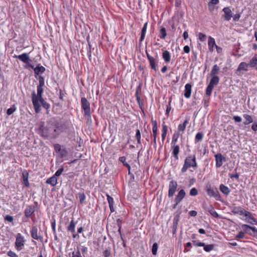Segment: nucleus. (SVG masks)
Instances as JSON below:
<instances>
[{
  "label": "nucleus",
  "instance_id": "nucleus-1",
  "mask_svg": "<svg viewBox=\"0 0 257 257\" xmlns=\"http://www.w3.org/2000/svg\"><path fill=\"white\" fill-rule=\"evenodd\" d=\"M197 167V162L195 155L188 156L185 160L184 164L181 169L182 173L185 172L189 168Z\"/></svg>",
  "mask_w": 257,
  "mask_h": 257
},
{
  "label": "nucleus",
  "instance_id": "nucleus-2",
  "mask_svg": "<svg viewBox=\"0 0 257 257\" xmlns=\"http://www.w3.org/2000/svg\"><path fill=\"white\" fill-rule=\"evenodd\" d=\"M32 99L36 112H39L41 110V104L43 100L42 96L39 97V95H36L35 92L34 91L32 93Z\"/></svg>",
  "mask_w": 257,
  "mask_h": 257
},
{
  "label": "nucleus",
  "instance_id": "nucleus-3",
  "mask_svg": "<svg viewBox=\"0 0 257 257\" xmlns=\"http://www.w3.org/2000/svg\"><path fill=\"white\" fill-rule=\"evenodd\" d=\"M25 239L24 237L21 234L18 233L16 236L15 247L18 251L23 249L25 246Z\"/></svg>",
  "mask_w": 257,
  "mask_h": 257
},
{
  "label": "nucleus",
  "instance_id": "nucleus-4",
  "mask_svg": "<svg viewBox=\"0 0 257 257\" xmlns=\"http://www.w3.org/2000/svg\"><path fill=\"white\" fill-rule=\"evenodd\" d=\"M52 128L53 125L51 124L46 126H42L40 128V133L44 137L52 138V135L49 134L50 133H53Z\"/></svg>",
  "mask_w": 257,
  "mask_h": 257
},
{
  "label": "nucleus",
  "instance_id": "nucleus-5",
  "mask_svg": "<svg viewBox=\"0 0 257 257\" xmlns=\"http://www.w3.org/2000/svg\"><path fill=\"white\" fill-rule=\"evenodd\" d=\"M81 102L82 107L84 111L85 115L86 116H87L88 118H90L91 113L89 102L85 97H83L81 98Z\"/></svg>",
  "mask_w": 257,
  "mask_h": 257
},
{
  "label": "nucleus",
  "instance_id": "nucleus-6",
  "mask_svg": "<svg viewBox=\"0 0 257 257\" xmlns=\"http://www.w3.org/2000/svg\"><path fill=\"white\" fill-rule=\"evenodd\" d=\"M147 58L149 61L150 66L151 68L154 70L155 71H157V56L156 54H154V56H152L147 50V49L145 51Z\"/></svg>",
  "mask_w": 257,
  "mask_h": 257
},
{
  "label": "nucleus",
  "instance_id": "nucleus-7",
  "mask_svg": "<svg viewBox=\"0 0 257 257\" xmlns=\"http://www.w3.org/2000/svg\"><path fill=\"white\" fill-rule=\"evenodd\" d=\"M207 193L210 197H214L216 200H220L219 193L217 188H212L210 186L207 188Z\"/></svg>",
  "mask_w": 257,
  "mask_h": 257
},
{
  "label": "nucleus",
  "instance_id": "nucleus-8",
  "mask_svg": "<svg viewBox=\"0 0 257 257\" xmlns=\"http://www.w3.org/2000/svg\"><path fill=\"white\" fill-rule=\"evenodd\" d=\"M177 187V183L174 180H172L169 183L168 196L172 197L175 194Z\"/></svg>",
  "mask_w": 257,
  "mask_h": 257
},
{
  "label": "nucleus",
  "instance_id": "nucleus-9",
  "mask_svg": "<svg viewBox=\"0 0 257 257\" xmlns=\"http://www.w3.org/2000/svg\"><path fill=\"white\" fill-rule=\"evenodd\" d=\"M39 84L37 86V94L36 95H39V96L40 97V96H42V93L43 92V87L45 85V79L43 76H39Z\"/></svg>",
  "mask_w": 257,
  "mask_h": 257
},
{
  "label": "nucleus",
  "instance_id": "nucleus-10",
  "mask_svg": "<svg viewBox=\"0 0 257 257\" xmlns=\"http://www.w3.org/2000/svg\"><path fill=\"white\" fill-rule=\"evenodd\" d=\"M157 131H158V127H157V122L156 120H154L153 121V127H152V131H153V137H154V147L155 149L157 147Z\"/></svg>",
  "mask_w": 257,
  "mask_h": 257
},
{
  "label": "nucleus",
  "instance_id": "nucleus-11",
  "mask_svg": "<svg viewBox=\"0 0 257 257\" xmlns=\"http://www.w3.org/2000/svg\"><path fill=\"white\" fill-rule=\"evenodd\" d=\"M53 133H50L49 134L52 135V138H56L63 132V127L60 125L53 126Z\"/></svg>",
  "mask_w": 257,
  "mask_h": 257
},
{
  "label": "nucleus",
  "instance_id": "nucleus-12",
  "mask_svg": "<svg viewBox=\"0 0 257 257\" xmlns=\"http://www.w3.org/2000/svg\"><path fill=\"white\" fill-rule=\"evenodd\" d=\"M241 228L243 230V232L247 233L250 235H252L251 231L253 233H257V229L255 227H251L246 224H242Z\"/></svg>",
  "mask_w": 257,
  "mask_h": 257
},
{
  "label": "nucleus",
  "instance_id": "nucleus-13",
  "mask_svg": "<svg viewBox=\"0 0 257 257\" xmlns=\"http://www.w3.org/2000/svg\"><path fill=\"white\" fill-rule=\"evenodd\" d=\"M216 161V167L219 168L222 165L223 162L225 161V158L221 154H217L215 155Z\"/></svg>",
  "mask_w": 257,
  "mask_h": 257
},
{
  "label": "nucleus",
  "instance_id": "nucleus-14",
  "mask_svg": "<svg viewBox=\"0 0 257 257\" xmlns=\"http://www.w3.org/2000/svg\"><path fill=\"white\" fill-rule=\"evenodd\" d=\"M245 217L246 218L245 219V221L249 224H257L256 220L252 216V214L250 212H247V213H245Z\"/></svg>",
  "mask_w": 257,
  "mask_h": 257
},
{
  "label": "nucleus",
  "instance_id": "nucleus-15",
  "mask_svg": "<svg viewBox=\"0 0 257 257\" xmlns=\"http://www.w3.org/2000/svg\"><path fill=\"white\" fill-rule=\"evenodd\" d=\"M222 11L224 13V15L223 16L224 19L227 21H229L231 19V18L232 17V12H231L230 8L225 7V8H223Z\"/></svg>",
  "mask_w": 257,
  "mask_h": 257
},
{
  "label": "nucleus",
  "instance_id": "nucleus-16",
  "mask_svg": "<svg viewBox=\"0 0 257 257\" xmlns=\"http://www.w3.org/2000/svg\"><path fill=\"white\" fill-rule=\"evenodd\" d=\"M249 66V63L247 64L244 62H241L236 69V73L238 74L241 71H247Z\"/></svg>",
  "mask_w": 257,
  "mask_h": 257
},
{
  "label": "nucleus",
  "instance_id": "nucleus-17",
  "mask_svg": "<svg viewBox=\"0 0 257 257\" xmlns=\"http://www.w3.org/2000/svg\"><path fill=\"white\" fill-rule=\"evenodd\" d=\"M185 192L183 189H181V190H180L175 199V201L176 202L177 204L182 201V200L185 197Z\"/></svg>",
  "mask_w": 257,
  "mask_h": 257
},
{
  "label": "nucleus",
  "instance_id": "nucleus-18",
  "mask_svg": "<svg viewBox=\"0 0 257 257\" xmlns=\"http://www.w3.org/2000/svg\"><path fill=\"white\" fill-rule=\"evenodd\" d=\"M191 85L187 83L185 86L184 96L187 98H189L191 94Z\"/></svg>",
  "mask_w": 257,
  "mask_h": 257
},
{
  "label": "nucleus",
  "instance_id": "nucleus-19",
  "mask_svg": "<svg viewBox=\"0 0 257 257\" xmlns=\"http://www.w3.org/2000/svg\"><path fill=\"white\" fill-rule=\"evenodd\" d=\"M31 234L32 238L36 240H38L40 238V236L38 234V228L37 226L32 227Z\"/></svg>",
  "mask_w": 257,
  "mask_h": 257
},
{
  "label": "nucleus",
  "instance_id": "nucleus-20",
  "mask_svg": "<svg viewBox=\"0 0 257 257\" xmlns=\"http://www.w3.org/2000/svg\"><path fill=\"white\" fill-rule=\"evenodd\" d=\"M34 207L32 206H29L25 211V215L27 217H30L34 212Z\"/></svg>",
  "mask_w": 257,
  "mask_h": 257
},
{
  "label": "nucleus",
  "instance_id": "nucleus-21",
  "mask_svg": "<svg viewBox=\"0 0 257 257\" xmlns=\"http://www.w3.org/2000/svg\"><path fill=\"white\" fill-rule=\"evenodd\" d=\"M135 138L136 140H137V143L138 145H137V148H140L141 149L142 148V145L141 143V132L139 130H137L136 131V134L135 136Z\"/></svg>",
  "mask_w": 257,
  "mask_h": 257
},
{
  "label": "nucleus",
  "instance_id": "nucleus-22",
  "mask_svg": "<svg viewBox=\"0 0 257 257\" xmlns=\"http://www.w3.org/2000/svg\"><path fill=\"white\" fill-rule=\"evenodd\" d=\"M17 58L25 63H28L29 61V57L27 53H23L19 55Z\"/></svg>",
  "mask_w": 257,
  "mask_h": 257
},
{
  "label": "nucleus",
  "instance_id": "nucleus-23",
  "mask_svg": "<svg viewBox=\"0 0 257 257\" xmlns=\"http://www.w3.org/2000/svg\"><path fill=\"white\" fill-rule=\"evenodd\" d=\"M46 183L51 185L52 186H55L57 183V178L53 175L46 181Z\"/></svg>",
  "mask_w": 257,
  "mask_h": 257
},
{
  "label": "nucleus",
  "instance_id": "nucleus-24",
  "mask_svg": "<svg viewBox=\"0 0 257 257\" xmlns=\"http://www.w3.org/2000/svg\"><path fill=\"white\" fill-rule=\"evenodd\" d=\"M208 45L209 48H213L214 46L215 47V48H220L216 45L215 39L211 37L208 38Z\"/></svg>",
  "mask_w": 257,
  "mask_h": 257
},
{
  "label": "nucleus",
  "instance_id": "nucleus-25",
  "mask_svg": "<svg viewBox=\"0 0 257 257\" xmlns=\"http://www.w3.org/2000/svg\"><path fill=\"white\" fill-rule=\"evenodd\" d=\"M220 191L225 195H228L230 193V190L228 187L223 184H221L219 186Z\"/></svg>",
  "mask_w": 257,
  "mask_h": 257
},
{
  "label": "nucleus",
  "instance_id": "nucleus-26",
  "mask_svg": "<svg viewBox=\"0 0 257 257\" xmlns=\"http://www.w3.org/2000/svg\"><path fill=\"white\" fill-rule=\"evenodd\" d=\"M35 73L36 75H39L40 74L44 73L45 71V68L42 66H37L34 68Z\"/></svg>",
  "mask_w": 257,
  "mask_h": 257
},
{
  "label": "nucleus",
  "instance_id": "nucleus-27",
  "mask_svg": "<svg viewBox=\"0 0 257 257\" xmlns=\"http://www.w3.org/2000/svg\"><path fill=\"white\" fill-rule=\"evenodd\" d=\"M179 146L178 145H173L172 147L173 154L176 159H178V154L179 153Z\"/></svg>",
  "mask_w": 257,
  "mask_h": 257
},
{
  "label": "nucleus",
  "instance_id": "nucleus-28",
  "mask_svg": "<svg viewBox=\"0 0 257 257\" xmlns=\"http://www.w3.org/2000/svg\"><path fill=\"white\" fill-rule=\"evenodd\" d=\"M250 67L254 68L257 70V56L253 57L249 63Z\"/></svg>",
  "mask_w": 257,
  "mask_h": 257
},
{
  "label": "nucleus",
  "instance_id": "nucleus-29",
  "mask_svg": "<svg viewBox=\"0 0 257 257\" xmlns=\"http://www.w3.org/2000/svg\"><path fill=\"white\" fill-rule=\"evenodd\" d=\"M243 117L245 118V121L244 122L245 125H247L253 122V118L252 116L247 114H243Z\"/></svg>",
  "mask_w": 257,
  "mask_h": 257
},
{
  "label": "nucleus",
  "instance_id": "nucleus-30",
  "mask_svg": "<svg viewBox=\"0 0 257 257\" xmlns=\"http://www.w3.org/2000/svg\"><path fill=\"white\" fill-rule=\"evenodd\" d=\"M147 26H148V22H146L142 29V31H141V38H140V40L141 41H143L145 37L146 33V31H147Z\"/></svg>",
  "mask_w": 257,
  "mask_h": 257
},
{
  "label": "nucleus",
  "instance_id": "nucleus-31",
  "mask_svg": "<svg viewBox=\"0 0 257 257\" xmlns=\"http://www.w3.org/2000/svg\"><path fill=\"white\" fill-rule=\"evenodd\" d=\"M167 131H168V128H167V125L163 124L162 125V139L163 142L164 141L165 138L166 137Z\"/></svg>",
  "mask_w": 257,
  "mask_h": 257
},
{
  "label": "nucleus",
  "instance_id": "nucleus-32",
  "mask_svg": "<svg viewBox=\"0 0 257 257\" xmlns=\"http://www.w3.org/2000/svg\"><path fill=\"white\" fill-rule=\"evenodd\" d=\"M212 77L210 81L209 85L214 86L217 85L219 82V77L217 76H212Z\"/></svg>",
  "mask_w": 257,
  "mask_h": 257
},
{
  "label": "nucleus",
  "instance_id": "nucleus-33",
  "mask_svg": "<svg viewBox=\"0 0 257 257\" xmlns=\"http://www.w3.org/2000/svg\"><path fill=\"white\" fill-rule=\"evenodd\" d=\"M75 224L74 223L73 219H72L67 227V229L68 231L74 233L75 232Z\"/></svg>",
  "mask_w": 257,
  "mask_h": 257
},
{
  "label": "nucleus",
  "instance_id": "nucleus-34",
  "mask_svg": "<svg viewBox=\"0 0 257 257\" xmlns=\"http://www.w3.org/2000/svg\"><path fill=\"white\" fill-rule=\"evenodd\" d=\"M170 54L169 52L167 51H165L163 53V58L164 59L165 61L166 62H169L170 61Z\"/></svg>",
  "mask_w": 257,
  "mask_h": 257
},
{
  "label": "nucleus",
  "instance_id": "nucleus-35",
  "mask_svg": "<svg viewBox=\"0 0 257 257\" xmlns=\"http://www.w3.org/2000/svg\"><path fill=\"white\" fill-rule=\"evenodd\" d=\"M208 211L214 217L218 218L219 217L218 213L215 211V210L214 209L213 207L212 206H210L208 208Z\"/></svg>",
  "mask_w": 257,
  "mask_h": 257
},
{
  "label": "nucleus",
  "instance_id": "nucleus-36",
  "mask_svg": "<svg viewBox=\"0 0 257 257\" xmlns=\"http://www.w3.org/2000/svg\"><path fill=\"white\" fill-rule=\"evenodd\" d=\"M219 68L217 65H214L211 71V76H216L218 73Z\"/></svg>",
  "mask_w": 257,
  "mask_h": 257
},
{
  "label": "nucleus",
  "instance_id": "nucleus-37",
  "mask_svg": "<svg viewBox=\"0 0 257 257\" xmlns=\"http://www.w3.org/2000/svg\"><path fill=\"white\" fill-rule=\"evenodd\" d=\"M188 123V120L187 119L185 120L184 121L183 123L180 124L179 125L178 130L179 131L184 132L186 128V125H187Z\"/></svg>",
  "mask_w": 257,
  "mask_h": 257
},
{
  "label": "nucleus",
  "instance_id": "nucleus-38",
  "mask_svg": "<svg viewBox=\"0 0 257 257\" xmlns=\"http://www.w3.org/2000/svg\"><path fill=\"white\" fill-rule=\"evenodd\" d=\"M166 36V31L165 28H162L159 32V37L161 39H165Z\"/></svg>",
  "mask_w": 257,
  "mask_h": 257
},
{
  "label": "nucleus",
  "instance_id": "nucleus-39",
  "mask_svg": "<svg viewBox=\"0 0 257 257\" xmlns=\"http://www.w3.org/2000/svg\"><path fill=\"white\" fill-rule=\"evenodd\" d=\"M23 181L26 186H29V183L28 181V174L27 173L25 174L23 173Z\"/></svg>",
  "mask_w": 257,
  "mask_h": 257
},
{
  "label": "nucleus",
  "instance_id": "nucleus-40",
  "mask_svg": "<svg viewBox=\"0 0 257 257\" xmlns=\"http://www.w3.org/2000/svg\"><path fill=\"white\" fill-rule=\"evenodd\" d=\"M58 154L61 158H64L67 156L68 153L65 149L62 148Z\"/></svg>",
  "mask_w": 257,
  "mask_h": 257
},
{
  "label": "nucleus",
  "instance_id": "nucleus-41",
  "mask_svg": "<svg viewBox=\"0 0 257 257\" xmlns=\"http://www.w3.org/2000/svg\"><path fill=\"white\" fill-rule=\"evenodd\" d=\"M79 202L81 204L84 203L86 199V196L83 193H79L78 194Z\"/></svg>",
  "mask_w": 257,
  "mask_h": 257
},
{
  "label": "nucleus",
  "instance_id": "nucleus-42",
  "mask_svg": "<svg viewBox=\"0 0 257 257\" xmlns=\"http://www.w3.org/2000/svg\"><path fill=\"white\" fill-rule=\"evenodd\" d=\"M197 36L200 41L204 42L206 41V36L204 34L202 33H199L197 34Z\"/></svg>",
  "mask_w": 257,
  "mask_h": 257
},
{
  "label": "nucleus",
  "instance_id": "nucleus-43",
  "mask_svg": "<svg viewBox=\"0 0 257 257\" xmlns=\"http://www.w3.org/2000/svg\"><path fill=\"white\" fill-rule=\"evenodd\" d=\"M158 248V245L157 243L155 242L153 244L152 249V252L153 254L156 255L157 253V250Z\"/></svg>",
  "mask_w": 257,
  "mask_h": 257
},
{
  "label": "nucleus",
  "instance_id": "nucleus-44",
  "mask_svg": "<svg viewBox=\"0 0 257 257\" xmlns=\"http://www.w3.org/2000/svg\"><path fill=\"white\" fill-rule=\"evenodd\" d=\"M203 246H204V250L207 252H209L213 249L214 245H213V244L205 245L204 244V245Z\"/></svg>",
  "mask_w": 257,
  "mask_h": 257
},
{
  "label": "nucleus",
  "instance_id": "nucleus-45",
  "mask_svg": "<svg viewBox=\"0 0 257 257\" xmlns=\"http://www.w3.org/2000/svg\"><path fill=\"white\" fill-rule=\"evenodd\" d=\"M213 87H214V86L208 84V85L207 86V88L206 89V94L207 95H208V96L210 95Z\"/></svg>",
  "mask_w": 257,
  "mask_h": 257
},
{
  "label": "nucleus",
  "instance_id": "nucleus-46",
  "mask_svg": "<svg viewBox=\"0 0 257 257\" xmlns=\"http://www.w3.org/2000/svg\"><path fill=\"white\" fill-rule=\"evenodd\" d=\"M126 159L124 157L119 158V161L121 162L124 166L127 167L129 170H131V166L125 162Z\"/></svg>",
  "mask_w": 257,
  "mask_h": 257
},
{
  "label": "nucleus",
  "instance_id": "nucleus-47",
  "mask_svg": "<svg viewBox=\"0 0 257 257\" xmlns=\"http://www.w3.org/2000/svg\"><path fill=\"white\" fill-rule=\"evenodd\" d=\"M16 110V107L15 106L9 108L7 111V113L8 115H10L13 114Z\"/></svg>",
  "mask_w": 257,
  "mask_h": 257
},
{
  "label": "nucleus",
  "instance_id": "nucleus-48",
  "mask_svg": "<svg viewBox=\"0 0 257 257\" xmlns=\"http://www.w3.org/2000/svg\"><path fill=\"white\" fill-rule=\"evenodd\" d=\"M203 135L202 133H198L195 136V140L197 141H201L203 139Z\"/></svg>",
  "mask_w": 257,
  "mask_h": 257
},
{
  "label": "nucleus",
  "instance_id": "nucleus-49",
  "mask_svg": "<svg viewBox=\"0 0 257 257\" xmlns=\"http://www.w3.org/2000/svg\"><path fill=\"white\" fill-rule=\"evenodd\" d=\"M72 257H82L81 253L79 250L74 251L72 253Z\"/></svg>",
  "mask_w": 257,
  "mask_h": 257
},
{
  "label": "nucleus",
  "instance_id": "nucleus-50",
  "mask_svg": "<svg viewBox=\"0 0 257 257\" xmlns=\"http://www.w3.org/2000/svg\"><path fill=\"white\" fill-rule=\"evenodd\" d=\"M198 194V191L195 188H192L190 191V195L191 196H196Z\"/></svg>",
  "mask_w": 257,
  "mask_h": 257
},
{
  "label": "nucleus",
  "instance_id": "nucleus-51",
  "mask_svg": "<svg viewBox=\"0 0 257 257\" xmlns=\"http://www.w3.org/2000/svg\"><path fill=\"white\" fill-rule=\"evenodd\" d=\"M63 171H64L63 168H62V167L60 169H59L56 172V173L54 176H56V178H57V177H59V176H60L62 174Z\"/></svg>",
  "mask_w": 257,
  "mask_h": 257
},
{
  "label": "nucleus",
  "instance_id": "nucleus-52",
  "mask_svg": "<svg viewBox=\"0 0 257 257\" xmlns=\"http://www.w3.org/2000/svg\"><path fill=\"white\" fill-rule=\"evenodd\" d=\"M54 147L55 152L57 153L62 149L61 146L59 144H55Z\"/></svg>",
  "mask_w": 257,
  "mask_h": 257
},
{
  "label": "nucleus",
  "instance_id": "nucleus-53",
  "mask_svg": "<svg viewBox=\"0 0 257 257\" xmlns=\"http://www.w3.org/2000/svg\"><path fill=\"white\" fill-rule=\"evenodd\" d=\"M193 244L195 246H203L204 245V243L201 242H198L197 241H193Z\"/></svg>",
  "mask_w": 257,
  "mask_h": 257
},
{
  "label": "nucleus",
  "instance_id": "nucleus-54",
  "mask_svg": "<svg viewBox=\"0 0 257 257\" xmlns=\"http://www.w3.org/2000/svg\"><path fill=\"white\" fill-rule=\"evenodd\" d=\"M245 237L244 232L243 231H239L236 236L237 238H243Z\"/></svg>",
  "mask_w": 257,
  "mask_h": 257
},
{
  "label": "nucleus",
  "instance_id": "nucleus-55",
  "mask_svg": "<svg viewBox=\"0 0 257 257\" xmlns=\"http://www.w3.org/2000/svg\"><path fill=\"white\" fill-rule=\"evenodd\" d=\"M107 199L109 206L113 205V198L109 195H107Z\"/></svg>",
  "mask_w": 257,
  "mask_h": 257
},
{
  "label": "nucleus",
  "instance_id": "nucleus-56",
  "mask_svg": "<svg viewBox=\"0 0 257 257\" xmlns=\"http://www.w3.org/2000/svg\"><path fill=\"white\" fill-rule=\"evenodd\" d=\"M233 119L236 122H240L242 121V118L239 116H234Z\"/></svg>",
  "mask_w": 257,
  "mask_h": 257
},
{
  "label": "nucleus",
  "instance_id": "nucleus-57",
  "mask_svg": "<svg viewBox=\"0 0 257 257\" xmlns=\"http://www.w3.org/2000/svg\"><path fill=\"white\" fill-rule=\"evenodd\" d=\"M41 104H42L43 106L46 108L48 109L50 107V105L45 102L44 99L43 100V101L42 102Z\"/></svg>",
  "mask_w": 257,
  "mask_h": 257
},
{
  "label": "nucleus",
  "instance_id": "nucleus-58",
  "mask_svg": "<svg viewBox=\"0 0 257 257\" xmlns=\"http://www.w3.org/2000/svg\"><path fill=\"white\" fill-rule=\"evenodd\" d=\"M103 254L105 257H110L111 255L110 251L107 249L104 250Z\"/></svg>",
  "mask_w": 257,
  "mask_h": 257
},
{
  "label": "nucleus",
  "instance_id": "nucleus-59",
  "mask_svg": "<svg viewBox=\"0 0 257 257\" xmlns=\"http://www.w3.org/2000/svg\"><path fill=\"white\" fill-rule=\"evenodd\" d=\"M5 220L9 222H12L14 220L13 217L10 215H7L5 217Z\"/></svg>",
  "mask_w": 257,
  "mask_h": 257
},
{
  "label": "nucleus",
  "instance_id": "nucleus-60",
  "mask_svg": "<svg viewBox=\"0 0 257 257\" xmlns=\"http://www.w3.org/2000/svg\"><path fill=\"white\" fill-rule=\"evenodd\" d=\"M8 255L11 257H17L16 253L13 251H10L8 253Z\"/></svg>",
  "mask_w": 257,
  "mask_h": 257
},
{
  "label": "nucleus",
  "instance_id": "nucleus-61",
  "mask_svg": "<svg viewBox=\"0 0 257 257\" xmlns=\"http://www.w3.org/2000/svg\"><path fill=\"white\" fill-rule=\"evenodd\" d=\"M251 129L254 132L257 131V122L252 124L251 126Z\"/></svg>",
  "mask_w": 257,
  "mask_h": 257
},
{
  "label": "nucleus",
  "instance_id": "nucleus-62",
  "mask_svg": "<svg viewBox=\"0 0 257 257\" xmlns=\"http://www.w3.org/2000/svg\"><path fill=\"white\" fill-rule=\"evenodd\" d=\"M240 17V15L238 14H236L234 15L233 17V21H237Z\"/></svg>",
  "mask_w": 257,
  "mask_h": 257
},
{
  "label": "nucleus",
  "instance_id": "nucleus-63",
  "mask_svg": "<svg viewBox=\"0 0 257 257\" xmlns=\"http://www.w3.org/2000/svg\"><path fill=\"white\" fill-rule=\"evenodd\" d=\"M189 213L191 216H196L197 214V212L195 210H192L190 211Z\"/></svg>",
  "mask_w": 257,
  "mask_h": 257
},
{
  "label": "nucleus",
  "instance_id": "nucleus-64",
  "mask_svg": "<svg viewBox=\"0 0 257 257\" xmlns=\"http://www.w3.org/2000/svg\"><path fill=\"white\" fill-rule=\"evenodd\" d=\"M177 136L176 137L175 136V135H174L173 137V140H172V144H173V145H175L176 142H177Z\"/></svg>",
  "mask_w": 257,
  "mask_h": 257
}]
</instances>
